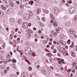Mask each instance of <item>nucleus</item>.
<instances>
[{"label": "nucleus", "mask_w": 77, "mask_h": 77, "mask_svg": "<svg viewBox=\"0 0 77 77\" xmlns=\"http://www.w3.org/2000/svg\"><path fill=\"white\" fill-rule=\"evenodd\" d=\"M23 17L24 19L25 20H29L31 18V16L29 14H25Z\"/></svg>", "instance_id": "nucleus-1"}, {"label": "nucleus", "mask_w": 77, "mask_h": 77, "mask_svg": "<svg viewBox=\"0 0 77 77\" xmlns=\"http://www.w3.org/2000/svg\"><path fill=\"white\" fill-rule=\"evenodd\" d=\"M27 0H21V3L22 5V7L20 6V8H22L23 6H25L27 5Z\"/></svg>", "instance_id": "nucleus-2"}, {"label": "nucleus", "mask_w": 77, "mask_h": 77, "mask_svg": "<svg viewBox=\"0 0 77 77\" xmlns=\"http://www.w3.org/2000/svg\"><path fill=\"white\" fill-rule=\"evenodd\" d=\"M26 49L25 52L26 54L28 55L30 54V53H32V51H30V48H26Z\"/></svg>", "instance_id": "nucleus-3"}, {"label": "nucleus", "mask_w": 77, "mask_h": 77, "mask_svg": "<svg viewBox=\"0 0 77 77\" xmlns=\"http://www.w3.org/2000/svg\"><path fill=\"white\" fill-rule=\"evenodd\" d=\"M13 9L10 8H9L6 11V13L8 15H10V14H11L12 12H13Z\"/></svg>", "instance_id": "nucleus-4"}, {"label": "nucleus", "mask_w": 77, "mask_h": 77, "mask_svg": "<svg viewBox=\"0 0 77 77\" xmlns=\"http://www.w3.org/2000/svg\"><path fill=\"white\" fill-rule=\"evenodd\" d=\"M75 11V9L74 7H72L70 8L69 12L71 14H74Z\"/></svg>", "instance_id": "nucleus-5"}, {"label": "nucleus", "mask_w": 77, "mask_h": 77, "mask_svg": "<svg viewBox=\"0 0 77 77\" xmlns=\"http://www.w3.org/2000/svg\"><path fill=\"white\" fill-rule=\"evenodd\" d=\"M23 26L24 29H27L28 28V24H26V22L23 23Z\"/></svg>", "instance_id": "nucleus-6"}, {"label": "nucleus", "mask_w": 77, "mask_h": 77, "mask_svg": "<svg viewBox=\"0 0 77 77\" xmlns=\"http://www.w3.org/2000/svg\"><path fill=\"white\" fill-rule=\"evenodd\" d=\"M21 77H27V73L26 72H23L21 73Z\"/></svg>", "instance_id": "nucleus-7"}, {"label": "nucleus", "mask_w": 77, "mask_h": 77, "mask_svg": "<svg viewBox=\"0 0 77 77\" xmlns=\"http://www.w3.org/2000/svg\"><path fill=\"white\" fill-rule=\"evenodd\" d=\"M58 12H59V9H58V8H54V13L55 14H57Z\"/></svg>", "instance_id": "nucleus-8"}, {"label": "nucleus", "mask_w": 77, "mask_h": 77, "mask_svg": "<svg viewBox=\"0 0 77 77\" xmlns=\"http://www.w3.org/2000/svg\"><path fill=\"white\" fill-rule=\"evenodd\" d=\"M53 24L54 27H57V23L56 22V21H54L53 23Z\"/></svg>", "instance_id": "nucleus-9"}, {"label": "nucleus", "mask_w": 77, "mask_h": 77, "mask_svg": "<svg viewBox=\"0 0 77 77\" xmlns=\"http://www.w3.org/2000/svg\"><path fill=\"white\" fill-rule=\"evenodd\" d=\"M71 24V22H68L65 23V25L67 26H69Z\"/></svg>", "instance_id": "nucleus-10"}, {"label": "nucleus", "mask_w": 77, "mask_h": 77, "mask_svg": "<svg viewBox=\"0 0 77 77\" xmlns=\"http://www.w3.org/2000/svg\"><path fill=\"white\" fill-rule=\"evenodd\" d=\"M41 9L38 8L37 9V12L36 14H39L40 13H41Z\"/></svg>", "instance_id": "nucleus-11"}, {"label": "nucleus", "mask_w": 77, "mask_h": 77, "mask_svg": "<svg viewBox=\"0 0 77 77\" xmlns=\"http://www.w3.org/2000/svg\"><path fill=\"white\" fill-rule=\"evenodd\" d=\"M18 23L19 24H21L23 23V20L21 19H19L18 20Z\"/></svg>", "instance_id": "nucleus-12"}, {"label": "nucleus", "mask_w": 77, "mask_h": 77, "mask_svg": "<svg viewBox=\"0 0 77 77\" xmlns=\"http://www.w3.org/2000/svg\"><path fill=\"white\" fill-rule=\"evenodd\" d=\"M69 33L72 35H75V32L73 30L70 31Z\"/></svg>", "instance_id": "nucleus-13"}, {"label": "nucleus", "mask_w": 77, "mask_h": 77, "mask_svg": "<svg viewBox=\"0 0 77 77\" xmlns=\"http://www.w3.org/2000/svg\"><path fill=\"white\" fill-rule=\"evenodd\" d=\"M9 3H10V6L12 7H14V3L12 1H10Z\"/></svg>", "instance_id": "nucleus-14"}, {"label": "nucleus", "mask_w": 77, "mask_h": 77, "mask_svg": "<svg viewBox=\"0 0 77 77\" xmlns=\"http://www.w3.org/2000/svg\"><path fill=\"white\" fill-rule=\"evenodd\" d=\"M27 32L30 33H33V31L30 29H28L26 30Z\"/></svg>", "instance_id": "nucleus-15"}, {"label": "nucleus", "mask_w": 77, "mask_h": 77, "mask_svg": "<svg viewBox=\"0 0 77 77\" xmlns=\"http://www.w3.org/2000/svg\"><path fill=\"white\" fill-rule=\"evenodd\" d=\"M71 55L72 56V57H75V54H74V52L73 51H72L71 52Z\"/></svg>", "instance_id": "nucleus-16"}, {"label": "nucleus", "mask_w": 77, "mask_h": 77, "mask_svg": "<svg viewBox=\"0 0 77 77\" xmlns=\"http://www.w3.org/2000/svg\"><path fill=\"white\" fill-rule=\"evenodd\" d=\"M43 12L45 14H48V11L46 10H43Z\"/></svg>", "instance_id": "nucleus-17"}, {"label": "nucleus", "mask_w": 77, "mask_h": 77, "mask_svg": "<svg viewBox=\"0 0 77 77\" xmlns=\"http://www.w3.org/2000/svg\"><path fill=\"white\" fill-rule=\"evenodd\" d=\"M54 47H55V46H54V44L52 45L51 47V50H54Z\"/></svg>", "instance_id": "nucleus-18"}, {"label": "nucleus", "mask_w": 77, "mask_h": 77, "mask_svg": "<svg viewBox=\"0 0 77 77\" xmlns=\"http://www.w3.org/2000/svg\"><path fill=\"white\" fill-rule=\"evenodd\" d=\"M58 50H59L60 53L62 52V49H61V48H60V46H58Z\"/></svg>", "instance_id": "nucleus-19"}, {"label": "nucleus", "mask_w": 77, "mask_h": 77, "mask_svg": "<svg viewBox=\"0 0 77 77\" xmlns=\"http://www.w3.org/2000/svg\"><path fill=\"white\" fill-rule=\"evenodd\" d=\"M50 16L51 17V18L53 20H55V18H54V17L53 16V15H52V14H50Z\"/></svg>", "instance_id": "nucleus-20"}, {"label": "nucleus", "mask_w": 77, "mask_h": 77, "mask_svg": "<svg viewBox=\"0 0 77 77\" xmlns=\"http://www.w3.org/2000/svg\"><path fill=\"white\" fill-rule=\"evenodd\" d=\"M61 28H59L57 29H56V31L57 32V33H59V30H60Z\"/></svg>", "instance_id": "nucleus-21"}, {"label": "nucleus", "mask_w": 77, "mask_h": 77, "mask_svg": "<svg viewBox=\"0 0 77 77\" xmlns=\"http://www.w3.org/2000/svg\"><path fill=\"white\" fill-rule=\"evenodd\" d=\"M1 7L2 9H3V10H6V8L4 7V6L3 5H2Z\"/></svg>", "instance_id": "nucleus-22"}, {"label": "nucleus", "mask_w": 77, "mask_h": 77, "mask_svg": "<svg viewBox=\"0 0 77 77\" xmlns=\"http://www.w3.org/2000/svg\"><path fill=\"white\" fill-rule=\"evenodd\" d=\"M29 4H30L31 6H32V5H33V3H34V2L33 1H31L30 2H29Z\"/></svg>", "instance_id": "nucleus-23"}, {"label": "nucleus", "mask_w": 77, "mask_h": 77, "mask_svg": "<svg viewBox=\"0 0 77 77\" xmlns=\"http://www.w3.org/2000/svg\"><path fill=\"white\" fill-rule=\"evenodd\" d=\"M68 18V17L66 16H64L63 18V19H64V20H67Z\"/></svg>", "instance_id": "nucleus-24"}, {"label": "nucleus", "mask_w": 77, "mask_h": 77, "mask_svg": "<svg viewBox=\"0 0 77 77\" xmlns=\"http://www.w3.org/2000/svg\"><path fill=\"white\" fill-rule=\"evenodd\" d=\"M17 43H18V44L20 43V38H17Z\"/></svg>", "instance_id": "nucleus-25"}, {"label": "nucleus", "mask_w": 77, "mask_h": 77, "mask_svg": "<svg viewBox=\"0 0 77 77\" xmlns=\"http://www.w3.org/2000/svg\"><path fill=\"white\" fill-rule=\"evenodd\" d=\"M4 63H6L7 64V61H6L5 60L3 59L2 61Z\"/></svg>", "instance_id": "nucleus-26"}, {"label": "nucleus", "mask_w": 77, "mask_h": 77, "mask_svg": "<svg viewBox=\"0 0 77 77\" xmlns=\"http://www.w3.org/2000/svg\"><path fill=\"white\" fill-rule=\"evenodd\" d=\"M39 36L36 34L35 35H34V38H38Z\"/></svg>", "instance_id": "nucleus-27"}, {"label": "nucleus", "mask_w": 77, "mask_h": 77, "mask_svg": "<svg viewBox=\"0 0 77 77\" xmlns=\"http://www.w3.org/2000/svg\"><path fill=\"white\" fill-rule=\"evenodd\" d=\"M28 69L29 71H31V70H32V67L30 66L29 67Z\"/></svg>", "instance_id": "nucleus-28"}, {"label": "nucleus", "mask_w": 77, "mask_h": 77, "mask_svg": "<svg viewBox=\"0 0 77 77\" xmlns=\"http://www.w3.org/2000/svg\"><path fill=\"white\" fill-rule=\"evenodd\" d=\"M63 45H64V46H65L66 45V42H62V44Z\"/></svg>", "instance_id": "nucleus-29"}, {"label": "nucleus", "mask_w": 77, "mask_h": 77, "mask_svg": "<svg viewBox=\"0 0 77 77\" xmlns=\"http://www.w3.org/2000/svg\"><path fill=\"white\" fill-rule=\"evenodd\" d=\"M12 61H13V63H15L17 62V61L15 60H14L12 59Z\"/></svg>", "instance_id": "nucleus-30"}, {"label": "nucleus", "mask_w": 77, "mask_h": 77, "mask_svg": "<svg viewBox=\"0 0 77 77\" xmlns=\"http://www.w3.org/2000/svg\"><path fill=\"white\" fill-rule=\"evenodd\" d=\"M61 62H62L63 64H64L65 62H64V60L62 59L61 60Z\"/></svg>", "instance_id": "nucleus-31"}, {"label": "nucleus", "mask_w": 77, "mask_h": 77, "mask_svg": "<svg viewBox=\"0 0 77 77\" xmlns=\"http://www.w3.org/2000/svg\"><path fill=\"white\" fill-rule=\"evenodd\" d=\"M42 73H43V74H44L45 75L46 74L47 72H46V71H45V70H43V72H42Z\"/></svg>", "instance_id": "nucleus-32"}, {"label": "nucleus", "mask_w": 77, "mask_h": 77, "mask_svg": "<svg viewBox=\"0 0 77 77\" xmlns=\"http://www.w3.org/2000/svg\"><path fill=\"white\" fill-rule=\"evenodd\" d=\"M24 45H28L29 43L27 42H25L24 43Z\"/></svg>", "instance_id": "nucleus-33"}, {"label": "nucleus", "mask_w": 77, "mask_h": 77, "mask_svg": "<svg viewBox=\"0 0 77 77\" xmlns=\"http://www.w3.org/2000/svg\"><path fill=\"white\" fill-rule=\"evenodd\" d=\"M29 14V15H30L31 17V16H32V15H33V13H32V12L30 11L29 12V14Z\"/></svg>", "instance_id": "nucleus-34"}, {"label": "nucleus", "mask_w": 77, "mask_h": 77, "mask_svg": "<svg viewBox=\"0 0 77 77\" xmlns=\"http://www.w3.org/2000/svg\"><path fill=\"white\" fill-rule=\"evenodd\" d=\"M57 55L58 56H59V57H60L61 56V55H60V54L59 52H58L57 53Z\"/></svg>", "instance_id": "nucleus-35"}, {"label": "nucleus", "mask_w": 77, "mask_h": 77, "mask_svg": "<svg viewBox=\"0 0 77 77\" xmlns=\"http://www.w3.org/2000/svg\"><path fill=\"white\" fill-rule=\"evenodd\" d=\"M25 60V61H26V62L28 63V64H30V62L29 61V60Z\"/></svg>", "instance_id": "nucleus-36"}, {"label": "nucleus", "mask_w": 77, "mask_h": 77, "mask_svg": "<svg viewBox=\"0 0 77 77\" xmlns=\"http://www.w3.org/2000/svg\"><path fill=\"white\" fill-rule=\"evenodd\" d=\"M61 52L63 54H64L66 53L65 51H61Z\"/></svg>", "instance_id": "nucleus-37"}, {"label": "nucleus", "mask_w": 77, "mask_h": 77, "mask_svg": "<svg viewBox=\"0 0 77 77\" xmlns=\"http://www.w3.org/2000/svg\"><path fill=\"white\" fill-rule=\"evenodd\" d=\"M2 14V15H3V12L0 10V16Z\"/></svg>", "instance_id": "nucleus-38"}, {"label": "nucleus", "mask_w": 77, "mask_h": 77, "mask_svg": "<svg viewBox=\"0 0 77 77\" xmlns=\"http://www.w3.org/2000/svg\"><path fill=\"white\" fill-rule=\"evenodd\" d=\"M54 51L53 52V53H56V52H57V50L54 49Z\"/></svg>", "instance_id": "nucleus-39"}, {"label": "nucleus", "mask_w": 77, "mask_h": 77, "mask_svg": "<svg viewBox=\"0 0 77 77\" xmlns=\"http://www.w3.org/2000/svg\"><path fill=\"white\" fill-rule=\"evenodd\" d=\"M10 77H17V76H16V75H15L13 74L12 75H11Z\"/></svg>", "instance_id": "nucleus-40"}, {"label": "nucleus", "mask_w": 77, "mask_h": 77, "mask_svg": "<svg viewBox=\"0 0 77 77\" xmlns=\"http://www.w3.org/2000/svg\"><path fill=\"white\" fill-rule=\"evenodd\" d=\"M11 22H14V19L13 18H12L11 19Z\"/></svg>", "instance_id": "nucleus-41"}, {"label": "nucleus", "mask_w": 77, "mask_h": 77, "mask_svg": "<svg viewBox=\"0 0 77 77\" xmlns=\"http://www.w3.org/2000/svg\"><path fill=\"white\" fill-rule=\"evenodd\" d=\"M32 54L33 56L35 57L36 56V54L34 52H33Z\"/></svg>", "instance_id": "nucleus-42"}, {"label": "nucleus", "mask_w": 77, "mask_h": 77, "mask_svg": "<svg viewBox=\"0 0 77 77\" xmlns=\"http://www.w3.org/2000/svg\"><path fill=\"white\" fill-rule=\"evenodd\" d=\"M40 26L41 27H44V25L43 24H40Z\"/></svg>", "instance_id": "nucleus-43"}, {"label": "nucleus", "mask_w": 77, "mask_h": 77, "mask_svg": "<svg viewBox=\"0 0 77 77\" xmlns=\"http://www.w3.org/2000/svg\"><path fill=\"white\" fill-rule=\"evenodd\" d=\"M43 43L45 44H47V41H44V42H43Z\"/></svg>", "instance_id": "nucleus-44"}, {"label": "nucleus", "mask_w": 77, "mask_h": 77, "mask_svg": "<svg viewBox=\"0 0 77 77\" xmlns=\"http://www.w3.org/2000/svg\"><path fill=\"white\" fill-rule=\"evenodd\" d=\"M4 72H5V74H6L7 73V72H8V70H4Z\"/></svg>", "instance_id": "nucleus-45"}, {"label": "nucleus", "mask_w": 77, "mask_h": 77, "mask_svg": "<svg viewBox=\"0 0 77 77\" xmlns=\"http://www.w3.org/2000/svg\"><path fill=\"white\" fill-rule=\"evenodd\" d=\"M14 43H15V44H17V42H16V40H14Z\"/></svg>", "instance_id": "nucleus-46"}, {"label": "nucleus", "mask_w": 77, "mask_h": 77, "mask_svg": "<svg viewBox=\"0 0 77 77\" xmlns=\"http://www.w3.org/2000/svg\"><path fill=\"white\" fill-rule=\"evenodd\" d=\"M16 3L18 5H19L20 4V2H19V1H16Z\"/></svg>", "instance_id": "nucleus-47"}, {"label": "nucleus", "mask_w": 77, "mask_h": 77, "mask_svg": "<svg viewBox=\"0 0 77 77\" xmlns=\"http://www.w3.org/2000/svg\"><path fill=\"white\" fill-rule=\"evenodd\" d=\"M50 68H51V69H54V67L53 66H50Z\"/></svg>", "instance_id": "nucleus-48"}, {"label": "nucleus", "mask_w": 77, "mask_h": 77, "mask_svg": "<svg viewBox=\"0 0 77 77\" xmlns=\"http://www.w3.org/2000/svg\"><path fill=\"white\" fill-rule=\"evenodd\" d=\"M28 36H30V37H31V36H32V35H31V34H30V33H28Z\"/></svg>", "instance_id": "nucleus-49"}, {"label": "nucleus", "mask_w": 77, "mask_h": 77, "mask_svg": "<svg viewBox=\"0 0 77 77\" xmlns=\"http://www.w3.org/2000/svg\"><path fill=\"white\" fill-rule=\"evenodd\" d=\"M4 2H5V3L7 4L8 2H7V1H6V0H4Z\"/></svg>", "instance_id": "nucleus-50"}, {"label": "nucleus", "mask_w": 77, "mask_h": 77, "mask_svg": "<svg viewBox=\"0 0 77 77\" xmlns=\"http://www.w3.org/2000/svg\"><path fill=\"white\" fill-rule=\"evenodd\" d=\"M49 41L50 42H52L53 41V39L51 38H50Z\"/></svg>", "instance_id": "nucleus-51"}, {"label": "nucleus", "mask_w": 77, "mask_h": 77, "mask_svg": "<svg viewBox=\"0 0 77 77\" xmlns=\"http://www.w3.org/2000/svg\"><path fill=\"white\" fill-rule=\"evenodd\" d=\"M75 69H73V70L72 71V72H74V73H75Z\"/></svg>", "instance_id": "nucleus-52"}, {"label": "nucleus", "mask_w": 77, "mask_h": 77, "mask_svg": "<svg viewBox=\"0 0 77 77\" xmlns=\"http://www.w3.org/2000/svg\"><path fill=\"white\" fill-rule=\"evenodd\" d=\"M10 67L9 66H8L7 67V70H9V69Z\"/></svg>", "instance_id": "nucleus-53"}, {"label": "nucleus", "mask_w": 77, "mask_h": 77, "mask_svg": "<svg viewBox=\"0 0 77 77\" xmlns=\"http://www.w3.org/2000/svg\"><path fill=\"white\" fill-rule=\"evenodd\" d=\"M73 65L74 66H75V65H76V63L75 62H74V63H73Z\"/></svg>", "instance_id": "nucleus-54"}, {"label": "nucleus", "mask_w": 77, "mask_h": 77, "mask_svg": "<svg viewBox=\"0 0 77 77\" xmlns=\"http://www.w3.org/2000/svg\"><path fill=\"white\" fill-rule=\"evenodd\" d=\"M60 42V43H61V44H62V43L63 42V41H59Z\"/></svg>", "instance_id": "nucleus-55"}, {"label": "nucleus", "mask_w": 77, "mask_h": 77, "mask_svg": "<svg viewBox=\"0 0 77 77\" xmlns=\"http://www.w3.org/2000/svg\"><path fill=\"white\" fill-rule=\"evenodd\" d=\"M50 63H51L52 62V59L51 58L50 59Z\"/></svg>", "instance_id": "nucleus-56"}, {"label": "nucleus", "mask_w": 77, "mask_h": 77, "mask_svg": "<svg viewBox=\"0 0 77 77\" xmlns=\"http://www.w3.org/2000/svg\"><path fill=\"white\" fill-rule=\"evenodd\" d=\"M49 36H50L51 38H53V36H52L51 35V34H50L49 35Z\"/></svg>", "instance_id": "nucleus-57"}, {"label": "nucleus", "mask_w": 77, "mask_h": 77, "mask_svg": "<svg viewBox=\"0 0 77 77\" xmlns=\"http://www.w3.org/2000/svg\"><path fill=\"white\" fill-rule=\"evenodd\" d=\"M44 38H45V37H44V36H42L41 37V39H44Z\"/></svg>", "instance_id": "nucleus-58"}, {"label": "nucleus", "mask_w": 77, "mask_h": 77, "mask_svg": "<svg viewBox=\"0 0 77 77\" xmlns=\"http://www.w3.org/2000/svg\"><path fill=\"white\" fill-rule=\"evenodd\" d=\"M77 20V18H76L75 17H74V20L75 21H76V20Z\"/></svg>", "instance_id": "nucleus-59"}, {"label": "nucleus", "mask_w": 77, "mask_h": 77, "mask_svg": "<svg viewBox=\"0 0 77 77\" xmlns=\"http://www.w3.org/2000/svg\"><path fill=\"white\" fill-rule=\"evenodd\" d=\"M48 56H51V54L49 53H48Z\"/></svg>", "instance_id": "nucleus-60"}, {"label": "nucleus", "mask_w": 77, "mask_h": 77, "mask_svg": "<svg viewBox=\"0 0 77 77\" xmlns=\"http://www.w3.org/2000/svg\"><path fill=\"white\" fill-rule=\"evenodd\" d=\"M38 32L39 33H41V30H39Z\"/></svg>", "instance_id": "nucleus-61"}, {"label": "nucleus", "mask_w": 77, "mask_h": 77, "mask_svg": "<svg viewBox=\"0 0 77 77\" xmlns=\"http://www.w3.org/2000/svg\"><path fill=\"white\" fill-rule=\"evenodd\" d=\"M68 42H69V43H70V42H71V41H70V40L69 39L68 41H67Z\"/></svg>", "instance_id": "nucleus-62"}, {"label": "nucleus", "mask_w": 77, "mask_h": 77, "mask_svg": "<svg viewBox=\"0 0 77 77\" xmlns=\"http://www.w3.org/2000/svg\"><path fill=\"white\" fill-rule=\"evenodd\" d=\"M70 47V48H72V47H74V45H71Z\"/></svg>", "instance_id": "nucleus-63"}, {"label": "nucleus", "mask_w": 77, "mask_h": 77, "mask_svg": "<svg viewBox=\"0 0 77 77\" xmlns=\"http://www.w3.org/2000/svg\"><path fill=\"white\" fill-rule=\"evenodd\" d=\"M37 68H39V66L38 65L36 66Z\"/></svg>", "instance_id": "nucleus-64"}]
</instances>
